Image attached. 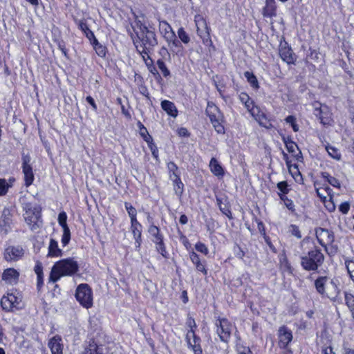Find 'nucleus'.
<instances>
[{"instance_id":"nucleus-1","label":"nucleus","mask_w":354,"mask_h":354,"mask_svg":"<svg viewBox=\"0 0 354 354\" xmlns=\"http://www.w3.org/2000/svg\"><path fill=\"white\" fill-rule=\"evenodd\" d=\"M132 28L134 35H132L131 37L136 48L144 59L145 56L149 59V52L158 44L155 32L148 29L140 20H136Z\"/></svg>"},{"instance_id":"nucleus-2","label":"nucleus","mask_w":354,"mask_h":354,"mask_svg":"<svg viewBox=\"0 0 354 354\" xmlns=\"http://www.w3.org/2000/svg\"><path fill=\"white\" fill-rule=\"evenodd\" d=\"M79 265L73 258H67L57 261L52 267L49 281L55 283L61 277L72 276L77 272Z\"/></svg>"},{"instance_id":"nucleus-3","label":"nucleus","mask_w":354,"mask_h":354,"mask_svg":"<svg viewBox=\"0 0 354 354\" xmlns=\"http://www.w3.org/2000/svg\"><path fill=\"white\" fill-rule=\"evenodd\" d=\"M239 100L245 105L248 112L255 119L259 124L265 127H268V122L265 113L259 108L254 105L253 101L245 93H241L239 95Z\"/></svg>"},{"instance_id":"nucleus-4","label":"nucleus","mask_w":354,"mask_h":354,"mask_svg":"<svg viewBox=\"0 0 354 354\" xmlns=\"http://www.w3.org/2000/svg\"><path fill=\"white\" fill-rule=\"evenodd\" d=\"M315 286L317 291L328 298H335L338 293V288L335 281L328 277H320L316 279Z\"/></svg>"},{"instance_id":"nucleus-5","label":"nucleus","mask_w":354,"mask_h":354,"mask_svg":"<svg viewBox=\"0 0 354 354\" xmlns=\"http://www.w3.org/2000/svg\"><path fill=\"white\" fill-rule=\"evenodd\" d=\"M75 298L80 305L86 309L93 306V291L87 283H81L77 287Z\"/></svg>"},{"instance_id":"nucleus-6","label":"nucleus","mask_w":354,"mask_h":354,"mask_svg":"<svg viewBox=\"0 0 354 354\" xmlns=\"http://www.w3.org/2000/svg\"><path fill=\"white\" fill-rule=\"evenodd\" d=\"M323 260V254L317 250H313L309 252L308 255L302 257L301 266L306 270H315Z\"/></svg>"},{"instance_id":"nucleus-7","label":"nucleus","mask_w":354,"mask_h":354,"mask_svg":"<svg viewBox=\"0 0 354 354\" xmlns=\"http://www.w3.org/2000/svg\"><path fill=\"white\" fill-rule=\"evenodd\" d=\"M24 219L32 230L39 227L40 211L38 207L32 206L30 203H25Z\"/></svg>"},{"instance_id":"nucleus-8","label":"nucleus","mask_w":354,"mask_h":354,"mask_svg":"<svg viewBox=\"0 0 354 354\" xmlns=\"http://www.w3.org/2000/svg\"><path fill=\"white\" fill-rule=\"evenodd\" d=\"M313 106L314 114L319 117L321 123L324 126H330L333 124V118L329 107L318 102H314Z\"/></svg>"},{"instance_id":"nucleus-9","label":"nucleus","mask_w":354,"mask_h":354,"mask_svg":"<svg viewBox=\"0 0 354 354\" xmlns=\"http://www.w3.org/2000/svg\"><path fill=\"white\" fill-rule=\"evenodd\" d=\"M1 305L6 311L18 310L22 307L21 298L15 293H8L1 298Z\"/></svg>"},{"instance_id":"nucleus-10","label":"nucleus","mask_w":354,"mask_h":354,"mask_svg":"<svg viewBox=\"0 0 354 354\" xmlns=\"http://www.w3.org/2000/svg\"><path fill=\"white\" fill-rule=\"evenodd\" d=\"M159 28L169 46L178 47L180 45V43L176 39L171 26L166 21H160Z\"/></svg>"},{"instance_id":"nucleus-11","label":"nucleus","mask_w":354,"mask_h":354,"mask_svg":"<svg viewBox=\"0 0 354 354\" xmlns=\"http://www.w3.org/2000/svg\"><path fill=\"white\" fill-rule=\"evenodd\" d=\"M149 233L153 237V242L156 245V250L162 256L166 257V249L163 243V236L160 232V229L156 225H151L148 230Z\"/></svg>"},{"instance_id":"nucleus-12","label":"nucleus","mask_w":354,"mask_h":354,"mask_svg":"<svg viewBox=\"0 0 354 354\" xmlns=\"http://www.w3.org/2000/svg\"><path fill=\"white\" fill-rule=\"evenodd\" d=\"M316 237L319 244L326 248L330 245L334 241L333 234L328 230L324 228H318L315 232Z\"/></svg>"},{"instance_id":"nucleus-13","label":"nucleus","mask_w":354,"mask_h":354,"mask_svg":"<svg viewBox=\"0 0 354 354\" xmlns=\"http://www.w3.org/2000/svg\"><path fill=\"white\" fill-rule=\"evenodd\" d=\"M283 156L286 162V165L288 167V171L292 176V177L297 183H301L303 181V178L301 174V172L299 170L297 165L295 163H292V160L289 158L286 153H283Z\"/></svg>"},{"instance_id":"nucleus-14","label":"nucleus","mask_w":354,"mask_h":354,"mask_svg":"<svg viewBox=\"0 0 354 354\" xmlns=\"http://www.w3.org/2000/svg\"><path fill=\"white\" fill-rule=\"evenodd\" d=\"M24 254L23 248L20 246H8L4 252V258L8 261H17Z\"/></svg>"},{"instance_id":"nucleus-15","label":"nucleus","mask_w":354,"mask_h":354,"mask_svg":"<svg viewBox=\"0 0 354 354\" xmlns=\"http://www.w3.org/2000/svg\"><path fill=\"white\" fill-rule=\"evenodd\" d=\"M186 340L189 346H190L195 354H201L202 351L200 346V338L195 335L194 330H188L186 335Z\"/></svg>"},{"instance_id":"nucleus-16","label":"nucleus","mask_w":354,"mask_h":354,"mask_svg":"<svg viewBox=\"0 0 354 354\" xmlns=\"http://www.w3.org/2000/svg\"><path fill=\"white\" fill-rule=\"evenodd\" d=\"M279 55L281 58L288 64L295 62V57L291 48L286 42H281L279 46Z\"/></svg>"},{"instance_id":"nucleus-17","label":"nucleus","mask_w":354,"mask_h":354,"mask_svg":"<svg viewBox=\"0 0 354 354\" xmlns=\"http://www.w3.org/2000/svg\"><path fill=\"white\" fill-rule=\"evenodd\" d=\"M197 33L203 39H207L209 37L208 28L205 20L201 15H196L194 19Z\"/></svg>"},{"instance_id":"nucleus-18","label":"nucleus","mask_w":354,"mask_h":354,"mask_svg":"<svg viewBox=\"0 0 354 354\" xmlns=\"http://www.w3.org/2000/svg\"><path fill=\"white\" fill-rule=\"evenodd\" d=\"M279 345L281 348H286L292 339V335L286 327L282 326L279 330Z\"/></svg>"},{"instance_id":"nucleus-19","label":"nucleus","mask_w":354,"mask_h":354,"mask_svg":"<svg viewBox=\"0 0 354 354\" xmlns=\"http://www.w3.org/2000/svg\"><path fill=\"white\" fill-rule=\"evenodd\" d=\"M48 347L52 354H62L63 344L61 337L55 335L52 337L48 342Z\"/></svg>"},{"instance_id":"nucleus-20","label":"nucleus","mask_w":354,"mask_h":354,"mask_svg":"<svg viewBox=\"0 0 354 354\" xmlns=\"http://www.w3.org/2000/svg\"><path fill=\"white\" fill-rule=\"evenodd\" d=\"M214 111H217V108L213 104L208 103L206 109V113L209 115L214 127L215 128L216 131L219 133L221 131V126L216 114L214 113Z\"/></svg>"},{"instance_id":"nucleus-21","label":"nucleus","mask_w":354,"mask_h":354,"mask_svg":"<svg viewBox=\"0 0 354 354\" xmlns=\"http://www.w3.org/2000/svg\"><path fill=\"white\" fill-rule=\"evenodd\" d=\"M19 274L14 268H8L5 270L2 274V279L7 283H16L18 281Z\"/></svg>"},{"instance_id":"nucleus-22","label":"nucleus","mask_w":354,"mask_h":354,"mask_svg":"<svg viewBox=\"0 0 354 354\" xmlns=\"http://www.w3.org/2000/svg\"><path fill=\"white\" fill-rule=\"evenodd\" d=\"M317 196L322 201H325L326 198L332 196V191L330 188L325 185L320 186L319 183L315 184Z\"/></svg>"},{"instance_id":"nucleus-23","label":"nucleus","mask_w":354,"mask_h":354,"mask_svg":"<svg viewBox=\"0 0 354 354\" xmlns=\"http://www.w3.org/2000/svg\"><path fill=\"white\" fill-rule=\"evenodd\" d=\"M275 0H266V5L263 8V15L266 17H272L276 15Z\"/></svg>"},{"instance_id":"nucleus-24","label":"nucleus","mask_w":354,"mask_h":354,"mask_svg":"<svg viewBox=\"0 0 354 354\" xmlns=\"http://www.w3.org/2000/svg\"><path fill=\"white\" fill-rule=\"evenodd\" d=\"M62 256V250L59 248L58 243L53 239H50L48 245V257H59Z\"/></svg>"},{"instance_id":"nucleus-25","label":"nucleus","mask_w":354,"mask_h":354,"mask_svg":"<svg viewBox=\"0 0 354 354\" xmlns=\"http://www.w3.org/2000/svg\"><path fill=\"white\" fill-rule=\"evenodd\" d=\"M161 107L168 115L174 118L177 116L178 111L173 102L169 100H163L161 102Z\"/></svg>"},{"instance_id":"nucleus-26","label":"nucleus","mask_w":354,"mask_h":354,"mask_svg":"<svg viewBox=\"0 0 354 354\" xmlns=\"http://www.w3.org/2000/svg\"><path fill=\"white\" fill-rule=\"evenodd\" d=\"M170 178L173 181L174 190L175 194L178 196H181L183 193V187L184 185L182 183L178 175H174V178L171 175H170Z\"/></svg>"},{"instance_id":"nucleus-27","label":"nucleus","mask_w":354,"mask_h":354,"mask_svg":"<svg viewBox=\"0 0 354 354\" xmlns=\"http://www.w3.org/2000/svg\"><path fill=\"white\" fill-rule=\"evenodd\" d=\"M77 24L79 28L81 29L82 31L84 32L86 37L90 40L91 42L94 41V39H96L94 33L89 29L86 23L84 21L80 20L78 21Z\"/></svg>"},{"instance_id":"nucleus-28","label":"nucleus","mask_w":354,"mask_h":354,"mask_svg":"<svg viewBox=\"0 0 354 354\" xmlns=\"http://www.w3.org/2000/svg\"><path fill=\"white\" fill-rule=\"evenodd\" d=\"M23 173L24 175L25 185L26 187L30 186L34 180V174L32 167H23Z\"/></svg>"},{"instance_id":"nucleus-29","label":"nucleus","mask_w":354,"mask_h":354,"mask_svg":"<svg viewBox=\"0 0 354 354\" xmlns=\"http://www.w3.org/2000/svg\"><path fill=\"white\" fill-rule=\"evenodd\" d=\"M103 349L101 346H99L93 341L89 344L83 353V354H102Z\"/></svg>"},{"instance_id":"nucleus-30","label":"nucleus","mask_w":354,"mask_h":354,"mask_svg":"<svg viewBox=\"0 0 354 354\" xmlns=\"http://www.w3.org/2000/svg\"><path fill=\"white\" fill-rule=\"evenodd\" d=\"M142 225L131 227V231L136 240L135 245L136 248H140L141 245Z\"/></svg>"},{"instance_id":"nucleus-31","label":"nucleus","mask_w":354,"mask_h":354,"mask_svg":"<svg viewBox=\"0 0 354 354\" xmlns=\"http://www.w3.org/2000/svg\"><path fill=\"white\" fill-rule=\"evenodd\" d=\"M326 150L328 156L333 159L337 161L341 160L342 154L337 148L328 145L326 146Z\"/></svg>"},{"instance_id":"nucleus-32","label":"nucleus","mask_w":354,"mask_h":354,"mask_svg":"<svg viewBox=\"0 0 354 354\" xmlns=\"http://www.w3.org/2000/svg\"><path fill=\"white\" fill-rule=\"evenodd\" d=\"M286 147L287 148V150L290 152L293 153L294 157L299 160L301 158V153L299 151L297 153H296L297 151H298L297 145L295 142L291 141V140H286L285 142Z\"/></svg>"},{"instance_id":"nucleus-33","label":"nucleus","mask_w":354,"mask_h":354,"mask_svg":"<svg viewBox=\"0 0 354 354\" xmlns=\"http://www.w3.org/2000/svg\"><path fill=\"white\" fill-rule=\"evenodd\" d=\"M14 179H9L7 181L4 178H0V196H4L7 194L8 189L12 187Z\"/></svg>"},{"instance_id":"nucleus-34","label":"nucleus","mask_w":354,"mask_h":354,"mask_svg":"<svg viewBox=\"0 0 354 354\" xmlns=\"http://www.w3.org/2000/svg\"><path fill=\"white\" fill-rule=\"evenodd\" d=\"M234 328V326L232 324L223 319V342L227 341V338L230 337V335Z\"/></svg>"},{"instance_id":"nucleus-35","label":"nucleus","mask_w":354,"mask_h":354,"mask_svg":"<svg viewBox=\"0 0 354 354\" xmlns=\"http://www.w3.org/2000/svg\"><path fill=\"white\" fill-rule=\"evenodd\" d=\"M244 76L247 79V81L249 82V84H250V86L252 88H255V89L259 88V86L258 80H257L256 76L253 74V73L250 72V71H246L244 73Z\"/></svg>"},{"instance_id":"nucleus-36","label":"nucleus","mask_w":354,"mask_h":354,"mask_svg":"<svg viewBox=\"0 0 354 354\" xmlns=\"http://www.w3.org/2000/svg\"><path fill=\"white\" fill-rule=\"evenodd\" d=\"M91 44L93 45L96 53L100 56V57H104L106 55V48L104 46H103L102 45H101L97 39H94V41H93L92 42H91Z\"/></svg>"},{"instance_id":"nucleus-37","label":"nucleus","mask_w":354,"mask_h":354,"mask_svg":"<svg viewBox=\"0 0 354 354\" xmlns=\"http://www.w3.org/2000/svg\"><path fill=\"white\" fill-rule=\"evenodd\" d=\"M209 167L214 175L219 176L221 174V166L214 158H212L210 160Z\"/></svg>"},{"instance_id":"nucleus-38","label":"nucleus","mask_w":354,"mask_h":354,"mask_svg":"<svg viewBox=\"0 0 354 354\" xmlns=\"http://www.w3.org/2000/svg\"><path fill=\"white\" fill-rule=\"evenodd\" d=\"M138 127L140 128L139 133L140 135L142 136V138L144 139V140L147 142H151V141H153L152 137L149 134L147 129L146 127L143 126V124L141 122H138Z\"/></svg>"},{"instance_id":"nucleus-39","label":"nucleus","mask_w":354,"mask_h":354,"mask_svg":"<svg viewBox=\"0 0 354 354\" xmlns=\"http://www.w3.org/2000/svg\"><path fill=\"white\" fill-rule=\"evenodd\" d=\"M345 301L348 307L352 312L353 317L354 318V296L350 293H345Z\"/></svg>"},{"instance_id":"nucleus-40","label":"nucleus","mask_w":354,"mask_h":354,"mask_svg":"<svg viewBox=\"0 0 354 354\" xmlns=\"http://www.w3.org/2000/svg\"><path fill=\"white\" fill-rule=\"evenodd\" d=\"M277 187L280 192L279 193V196L280 195L286 196V194H287L290 191L288 185L286 181H281L278 183Z\"/></svg>"},{"instance_id":"nucleus-41","label":"nucleus","mask_w":354,"mask_h":354,"mask_svg":"<svg viewBox=\"0 0 354 354\" xmlns=\"http://www.w3.org/2000/svg\"><path fill=\"white\" fill-rule=\"evenodd\" d=\"M345 266L351 278L354 281V259H346Z\"/></svg>"},{"instance_id":"nucleus-42","label":"nucleus","mask_w":354,"mask_h":354,"mask_svg":"<svg viewBox=\"0 0 354 354\" xmlns=\"http://www.w3.org/2000/svg\"><path fill=\"white\" fill-rule=\"evenodd\" d=\"M322 176H323V178H324V180L326 182H328L330 185H331L332 186H333L335 187H340V183H339V180L337 178H335V177L330 176V175H328L326 173L323 174Z\"/></svg>"},{"instance_id":"nucleus-43","label":"nucleus","mask_w":354,"mask_h":354,"mask_svg":"<svg viewBox=\"0 0 354 354\" xmlns=\"http://www.w3.org/2000/svg\"><path fill=\"white\" fill-rule=\"evenodd\" d=\"M156 64H157L158 68L162 72L164 77H167L169 76L170 72H169V69L167 68L166 64L163 60H162L161 59H158Z\"/></svg>"},{"instance_id":"nucleus-44","label":"nucleus","mask_w":354,"mask_h":354,"mask_svg":"<svg viewBox=\"0 0 354 354\" xmlns=\"http://www.w3.org/2000/svg\"><path fill=\"white\" fill-rule=\"evenodd\" d=\"M286 123L290 124L295 132H297L299 129V125L297 124L296 118L293 115H289L286 119Z\"/></svg>"},{"instance_id":"nucleus-45","label":"nucleus","mask_w":354,"mask_h":354,"mask_svg":"<svg viewBox=\"0 0 354 354\" xmlns=\"http://www.w3.org/2000/svg\"><path fill=\"white\" fill-rule=\"evenodd\" d=\"M280 198L283 201L285 206L291 212L295 211V204L293 201L287 196L280 195Z\"/></svg>"},{"instance_id":"nucleus-46","label":"nucleus","mask_w":354,"mask_h":354,"mask_svg":"<svg viewBox=\"0 0 354 354\" xmlns=\"http://www.w3.org/2000/svg\"><path fill=\"white\" fill-rule=\"evenodd\" d=\"M71 239V232L69 227L63 229V234L62 237V243L64 247L66 246L70 241Z\"/></svg>"},{"instance_id":"nucleus-47","label":"nucleus","mask_w":354,"mask_h":354,"mask_svg":"<svg viewBox=\"0 0 354 354\" xmlns=\"http://www.w3.org/2000/svg\"><path fill=\"white\" fill-rule=\"evenodd\" d=\"M67 215L65 212H62L58 215V223L62 226V229L68 228L66 223Z\"/></svg>"},{"instance_id":"nucleus-48","label":"nucleus","mask_w":354,"mask_h":354,"mask_svg":"<svg viewBox=\"0 0 354 354\" xmlns=\"http://www.w3.org/2000/svg\"><path fill=\"white\" fill-rule=\"evenodd\" d=\"M11 212L9 209L5 208L2 212V219L5 225H9L11 221Z\"/></svg>"},{"instance_id":"nucleus-49","label":"nucleus","mask_w":354,"mask_h":354,"mask_svg":"<svg viewBox=\"0 0 354 354\" xmlns=\"http://www.w3.org/2000/svg\"><path fill=\"white\" fill-rule=\"evenodd\" d=\"M178 35L180 39L185 44H187L189 41V37L183 28H180L178 30Z\"/></svg>"},{"instance_id":"nucleus-50","label":"nucleus","mask_w":354,"mask_h":354,"mask_svg":"<svg viewBox=\"0 0 354 354\" xmlns=\"http://www.w3.org/2000/svg\"><path fill=\"white\" fill-rule=\"evenodd\" d=\"M236 351L238 354H252L249 347L243 346L240 343L236 344Z\"/></svg>"},{"instance_id":"nucleus-51","label":"nucleus","mask_w":354,"mask_h":354,"mask_svg":"<svg viewBox=\"0 0 354 354\" xmlns=\"http://www.w3.org/2000/svg\"><path fill=\"white\" fill-rule=\"evenodd\" d=\"M289 232L292 236L297 239H301L302 237L299 228L295 225H290Z\"/></svg>"},{"instance_id":"nucleus-52","label":"nucleus","mask_w":354,"mask_h":354,"mask_svg":"<svg viewBox=\"0 0 354 354\" xmlns=\"http://www.w3.org/2000/svg\"><path fill=\"white\" fill-rule=\"evenodd\" d=\"M324 205H325V207H326V209L330 211V212H333L335 210V205L333 201V196H331L330 197L326 199L325 201H323Z\"/></svg>"},{"instance_id":"nucleus-53","label":"nucleus","mask_w":354,"mask_h":354,"mask_svg":"<svg viewBox=\"0 0 354 354\" xmlns=\"http://www.w3.org/2000/svg\"><path fill=\"white\" fill-rule=\"evenodd\" d=\"M124 206L129 217H134L135 216L137 215V211L136 208L131 205V204L126 202L124 203Z\"/></svg>"},{"instance_id":"nucleus-54","label":"nucleus","mask_w":354,"mask_h":354,"mask_svg":"<svg viewBox=\"0 0 354 354\" xmlns=\"http://www.w3.org/2000/svg\"><path fill=\"white\" fill-rule=\"evenodd\" d=\"M167 167L169 171V176L171 175L173 178H174V175H178L176 174V171L178 170V167L173 162H169L167 164Z\"/></svg>"},{"instance_id":"nucleus-55","label":"nucleus","mask_w":354,"mask_h":354,"mask_svg":"<svg viewBox=\"0 0 354 354\" xmlns=\"http://www.w3.org/2000/svg\"><path fill=\"white\" fill-rule=\"evenodd\" d=\"M22 168L23 167H30V156L28 154H25L24 153H22Z\"/></svg>"},{"instance_id":"nucleus-56","label":"nucleus","mask_w":354,"mask_h":354,"mask_svg":"<svg viewBox=\"0 0 354 354\" xmlns=\"http://www.w3.org/2000/svg\"><path fill=\"white\" fill-rule=\"evenodd\" d=\"M186 326L187 328H189V330H194L196 328V324L195 322V320L192 317L188 316L187 322H186Z\"/></svg>"},{"instance_id":"nucleus-57","label":"nucleus","mask_w":354,"mask_h":354,"mask_svg":"<svg viewBox=\"0 0 354 354\" xmlns=\"http://www.w3.org/2000/svg\"><path fill=\"white\" fill-rule=\"evenodd\" d=\"M350 209V205L348 202H344L340 204L339 210L344 214H346Z\"/></svg>"},{"instance_id":"nucleus-58","label":"nucleus","mask_w":354,"mask_h":354,"mask_svg":"<svg viewBox=\"0 0 354 354\" xmlns=\"http://www.w3.org/2000/svg\"><path fill=\"white\" fill-rule=\"evenodd\" d=\"M147 144H148L149 149L151 151V153H152V155L153 156V157L157 158L158 151V149H157L156 145L153 142V141H151V142H149Z\"/></svg>"},{"instance_id":"nucleus-59","label":"nucleus","mask_w":354,"mask_h":354,"mask_svg":"<svg viewBox=\"0 0 354 354\" xmlns=\"http://www.w3.org/2000/svg\"><path fill=\"white\" fill-rule=\"evenodd\" d=\"M196 249L197 251L202 252L205 254L207 253V247L201 243H198L196 245Z\"/></svg>"},{"instance_id":"nucleus-60","label":"nucleus","mask_w":354,"mask_h":354,"mask_svg":"<svg viewBox=\"0 0 354 354\" xmlns=\"http://www.w3.org/2000/svg\"><path fill=\"white\" fill-rule=\"evenodd\" d=\"M190 259L195 266H196L201 263L199 257L198 256V254L196 253H195L194 252H192L190 254Z\"/></svg>"},{"instance_id":"nucleus-61","label":"nucleus","mask_w":354,"mask_h":354,"mask_svg":"<svg viewBox=\"0 0 354 354\" xmlns=\"http://www.w3.org/2000/svg\"><path fill=\"white\" fill-rule=\"evenodd\" d=\"M149 71L153 75H159L158 71L156 68L153 66L152 60H151V64L148 65Z\"/></svg>"},{"instance_id":"nucleus-62","label":"nucleus","mask_w":354,"mask_h":354,"mask_svg":"<svg viewBox=\"0 0 354 354\" xmlns=\"http://www.w3.org/2000/svg\"><path fill=\"white\" fill-rule=\"evenodd\" d=\"M86 100L89 104H91L94 111L97 110V105L95 102L94 99L91 96L86 97Z\"/></svg>"},{"instance_id":"nucleus-63","label":"nucleus","mask_w":354,"mask_h":354,"mask_svg":"<svg viewBox=\"0 0 354 354\" xmlns=\"http://www.w3.org/2000/svg\"><path fill=\"white\" fill-rule=\"evenodd\" d=\"M197 270L202 272L204 274H207V271L205 270V266L201 262L198 265L196 266Z\"/></svg>"},{"instance_id":"nucleus-64","label":"nucleus","mask_w":354,"mask_h":354,"mask_svg":"<svg viewBox=\"0 0 354 354\" xmlns=\"http://www.w3.org/2000/svg\"><path fill=\"white\" fill-rule=\"evenodd\" d=\"M324 354H335V352H333V350L332 347H326L323 350Z\"/></svg>"}]
</instances>
